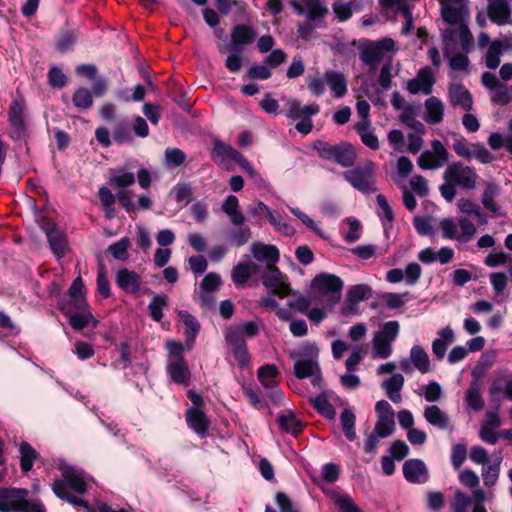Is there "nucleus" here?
<instances>
[{"label": "nucleus", "mask_w": 512, "mask_h": 512, "mask_svg": "<svg viewBox=\"0 0 512 512\" xmlns=\"http://www.w3.org/2000/svg\"><path fill=\"white\" fill-rule=\"evenodd\" d=\"M441 4V15L445 23L450 25L443 31V43L449 45L457 38L462 50L470 52L474 39L467 22L470 17L468 0H439Z\"/></svg>", "instance_id": "obj_1"}, {"label": "nucleus", "mask_w": 512, "mask_h": 512, "mask_svg": "<svg viewBox=\"0 0 512 512\" xmlns=\"http://www.w3.org/2000/svg\"><path fill=\"white\" fill-rule=\"evenodd\" d=\"M479 175L473 166H468L461 161L449 163L443 172V184L439 186L441 196L452 202L457 195V188L462 190H474L477 187Z\"/></svg>", "instance_id": "obj_2"}, {"label": "nucleus", "mask_w": 512, "mask_h": 512, "mask_svg": "<svg viewBox=\"0 0 512 512\" xmlns=\"http://www.w3.org/2000/svg\"><path fill=\"white\" fill-rule=\"evenodd\" d=\"M59 470L61 471L62 479L55 480L52 484V490L55 495L74 506H86V502L83 499L69 494L68 489L80 495L86 493L91 480L90 476L82 469L67 464H61Z\"/></svg>", "instance_id": "obj_3"}, {"label": "nucleus", "mask_w": 512, "mask_h": 512, "mask_svg": "<svg viewBox=\"0 0 512 512\" xmlns=\"http://www.w3.org/2000/svg\"><path fill=\"white\" fill-rule=\"evenodd\" d=\"M256 36V30L247 24H237L232 28L228 46L230 53L225 60V66L230 72L240 71L243 64L244 48L252 44Z\"/></svg>", "instance_id": "obj_4"}, {"label": "nucleus", "mask_w": 512, "mask_h": 512, "mask_svg": "<svg viewBox=\"0 0 512 512\" xmlns=\"http://www.w3.org/2000/svg\"><path fill=\"white\" fill-rule=\"evenodd\" d=\"M326 86L330 88L332 96L337 99L343 98L348 92L347 78L340 71L327 70L322 77H308V89L314 96H322Z\"/></svg>", "instance_id": "obj_5"}, {"label": "nucleus", "mask_w": 512, "mask_h": 512, "mask_svg": "<svg viewBox=\"0 0 512 512\" xmlns=\"http://www.w3.org/2000/svg\"><path fill=\"white\" fill-rule=\"evenodd\" d=\"M343 287L342 279L330 273H320L311 282L313 292L318 297L325 299L329 307L340 302Z\"/></svg>", "instance_id": "obj_6"}, {"label": "nucleus", "mask_w": 512, "mask_h": 512, "mask_svg": "<svg viewBox=\"0 0 512 512\" xmlns=\"http://www.w3.org/2000/svg\"><path fill=\"white\" fill-rule=\"evenodd\" d=\"M400 324L396 320L383 323L372 339L373 358L387 359L392 355V345L397 339Z\"/></svg>", "instance_id": "obj_7"}, {"label": "nucleus", "mask_w": 512, "mask_h": 512, "mask_svg": "<svg viewBox=\"0 0 512 512\" xmlns=\"http://www.w3.org/2000/svg\"><path fill=\"white\" fill-rule=\"evenodd\" d=\"M374 172L375 164L372 161H368L362 166L345 171L343 176L353 188L362 193L370 194L377 190L375 186Z\"/></svg>", "instance_id": "obj_8"}, {"label": "nucleus", "mask_w": 512, "mask_h": 512, "mask_svg": "<svg viewBox=\"0 0 512 512\" xmlns=\"http://www.w3.org/2000/svg\"><path fill=\"white\" fill-rule=\"evenodd\" d=\"M450 153L445 145L438 139L430 143V149L424 150L417 158V165L422 170H438L448 165Z\"/></svg>", "instance_id": "obj_9"}, {"label": "nucleus", "mask_w": 512, "mask_h": 512, "mask_svg": "<svg viewBox=\"0 0 512 512\" xmlns=\"http://www.w3.org/2000/svg\"><path fill=\"white\" fill-rule=\"evenodd\" d=\"M25 102L22 98H16L11 102L8 119L10 123L9 136L13 140H25L29 133L25 123Z\"/></svg>", "instance_id": "obj_10"}, {"label": "nucleus", "mask_w": 512, "mask_h": 512, "mask_svg": "<svg viewBox=\"0 0 512 512\" xmlns=\"http://www.w3.org/2000/svg\"><path fill=\"white\" fill-rule=\"evenodd\" d=\"M294 11L305 16L310 22L315 23L319 28H324V18L328 14L327 6L320 0H294L291 2Z\"/></svg>", "instance_id": "obj_11"}, {"label": "nucleus", "mask_w": 512, "mask_h": 512, "mask_svg": "<svg viewBox=\"0 0 512 512\" xmlns=\"http://www.w3.org/2000/svg\"><path fill=\"white\" fill-rule=\"evenodd\" d=\"M262 284L269 290L270 294L280 298L292 294L288 277L274 265H268L263 272Z\"/></svg>", "instance_id": "obj_12"}, {"label": "nucleus", "mask_w": 512, "mask_h": 512, "mask_svg": "<svg viewBox=\"0 0 512 512\" xmlns=\"http://www.w3.org/2000/svg\"><path fill=\"white\" fill-rule=\"evenodd\" d=\"M448 102L451 107L470 112L474 107V99L471 92L462 83L451 82L447 91Z\"/></svg>", "instance_id": "obj_13"}, {"label": "nucleus", "mask_w": 512, "mask_h": 512, "mask_svg": "<svg viewBox=\"0 0 512 512\" xmlns=\"http://www.w3.org/2000/svg\"><path fill=\"white\" fill-rule=\"evenodd\" d=\"M28 494L27 489L0 488V512H18Z\"/></svg>", "instance_id": "obj_14"}, {"label": "nucleus", "mask_w": 512, "mask_h": 512, "mask_svg": "<svg viewBox=\"0 0 512 512\" xmlns=\"http://www.w3.org/2000/svg\"><path fill=\"white\" fill-rule=\"evenodd\" d=\"M405 480L412 484H425L430 478L429 470L423 460L408 459L402 466Z\"/></svg>", "instance_id": "obj_15"}, {"label": "nucleus", "mask_w": 512, "mask_h": 512, "mask_svg": "<svg viewBox=\"0 0 512 512\" xmlns=\"http://www.w3.org/2000/svg\"><path fill=\"white\" fill-rule=\"evenodd\" d=\"M222 285V279L219 274L210 272L204 276L200 283L199 298L201 304L207 308H212L215 304L214 293Z\"/></svg>", "instance_id": "obj_16"}, {"label": "nucleus", "mask_w": 512, "mask_h": 512, "mask_svg": "<svg viewBox=\"0 0 512 512\" xmlns=\"http://www.w3.org/2000/svg\"><path fill=\"white\" fill-rule=\"evenodd\" d=\"M61 309L64 314L68 316V322L71 327L77 331L83 330L91 323L93 324V327L98 325V321L88 310V306L82 310H78L71 305H62Z\"/></svg>", "instance_id": "obj_17"}, {"label": "nucleus", "mask_w": 512, "mask_h": 512, "mask_svg": "<svg viewBox=\"0 0 512 512\" xmlns=\"http://www.w3.org/2000/svg\"><path fill=\"white\" fill-rule=\"evenodd\" d=\"M225 342L233 354L240 369L246 368L250 363V356L245 339L239 338L233 332L224 334Z\"/></svg>", "instance_id": "obj_18"}, {"label": "nucleus", "mask_w": 512, "mask_h": 512, "mask_svg": "<svg viewBox=\"0 0 512 512\" xmlns=\"http://www.w3.org/2000/svg\"><path fill=\"white\" fill-rule=\"evenodd\" d=\"M435 77L430 67L421 68L416 77L409 80L407 83V90L411 94L423 93L429 95L432 92Z\"/></svg>", "instance_id": "obj_19"}, {"label": "nucleus", "mask_w": 512, "mask_h": 512, "mask_svg": "<svg viewBox=\"0 0 512 512\" xmlns=\"http://www.w3.org/2000/svg\"><path fill=\"white\" fill-rule=\"evenodd\" d=\"M294 374L298 379L311 377V383L315 387H320L322 382L321 369L317 361L311 359H301L294 363Z\"/></svg>", "instance_id": "obj_20"}, {"label": "nucleus", "mask_w": 512, "mask_h": 512, "mask_svg": "<svg viewBox=\"0 0 512 512\" xmlns=\"http://www.w3.org/2000/svg\"><path fill=\"white\" fill-rule=\"evenodd\" d=\"M238 157H240L239 151L221 140L215 139L211 158L218 166L228 167L232 162H236Z\"/></svg>", "instance_id": "obj_21"}, {"label": "nucleus", "mask_w": 512, "mask_h": 512, "mask_svg": "<svg viewBox=\"0 0 512 512\" xmlns=\"http://www.w3.org/2000/svg\"><path fill=\"white\" fill-rule=\"evenodd\" d=\"M166 371L172 382L182 386L189 385L191 373L184 358L167 361Z\"/></svg>", "instance_id": "obj_22"}, {"label": "nucleus", "mask_w": 512, "mask_h": 512, "mask_svg": "<svg viewBox=\"0 0 512 512\" xmlns=\"http://www.w3.org/2000/svg\"><path fill=\"white\" fill-rule=\"evenodd\" d=\"M116 285L128 294H137L140 290L141 277L135 271L121 268L115 273Z\"/></svg>", "instance_id": "obj_23"}, {"label": "nucleus", "mask_w": 512, "mask_h": 512, "mask_svg": "<svg viewBox=\"0 0 512 512\" xmlns=\"http://www.w3.org/2000/svg\"><path fill=\"white\" fill-rule=\"evenodd\" d=\"M488 16L498 25L512 23L508 0H488Z\"/></svg>", "instance_id": "obj_24"}, {"label": "nucleus", "mask_w": 512, "mask_h": 512, "mask_svg": "<svg viewBox=\"0 0 512 512\" xmlns=\"http://www.w3.org/2000/svg\"><path fill=\"white\" fill-rule=\"evenodd\" d=\"M500 193L501 187L498 183L495 181L486 182L481 195V203L483 207L493 216L500 215V207L497 203V198L500 196Z\"/></svg>", "instance_id": "obj_25"}, {"label": "nucleus", "mask_w": 512, "mask_h": 512, "mask_svg": "<svg viewBox=\"0 0 512 512\" xmlns=\"http://www.w3.org/2000/svg\"><path fill=\"white\" fill-rule=\"evenodd\" d=\"M438 337L432 342V353L438 360H442L446 354L447 348L456 337L450 326H445L437 332Z\"/></svg>", "instance_id": "obj_26"}, {"label": "nucleus", "mask_w": 512, "mask_h": 512, "mask_svg": "<svg viewBox=\"0 0 512 512\" xmlns=\"http://www.w3.org/2000/svg\"><path fill=\"white\" fill-rule=\"evenodd\" d=\"M357 154L355 148L348 142L342 141L335 145V149L330 161H333L342 167H352L356 162Z\"/></svg>", "instance_id": "obj_27"}, {"label": "nucleus", "mask_w": 512, "mask_h": 512, "mask_svg": "<svg viewBox=\"0 0 512 512\" xmlns=\"http://www.w3.org/2000/svg\"><path fill=\"white\" fill-rule=\"evenodd\" d=\"M188 426L201 438L206 437L209 420L206 414L198 408H189L186 411Z\"/></svg>", "instance_id": "obj_28"}, {"label": "nucleus", "mask_w": 512, "mask_h": 512, "mask_svg": "<svg viewBox=\"0 0 512 512\" xmlns=\"http://www.w3.org/2000/svg\"><path fill=\"white\" fill-rule=\"evenodd\" d=\"M221 209L228 216L232 225H244L246 219L240 209L239 200L235 195H228L223 202Z\"/></svg>", "instance_id": "obj_29"}, {"label": "nucleus", "mask_w": 512, "mask_h": 512, "mask_svg": "<svg viewBox=\"0 0 512 512\" xmlns=\"http://www.w3.org/2000/svg\"><path fill=\"white\" fill-rule=\"evenodd\" d=\"M381 386L385 390L387 397L393 403L398 404L402 401L401 390L404 386V377L402 374H392L389 378L383 381Z\"/></svg>", "instance_id": "obj_30"}, {"label": "nucleus", "mask_w": 512, "mask_h": 512, "mask_svg": "<svg viewBox=\"0 0 512 512\" xmlns=\"http://www.w3.org/2000/svg\"><path fill=\"white\" fill-rule=\"evenodd\" d=\"M423 416L430 425L440 430H446L450 426L448 414L436 405L427 406L424 409Z\"/></svg>", "instance_id": "obj_31"}, {"label": "nucleus", "mask_w": 512, "mask_h": 512, "mask_svg": "<svg viewBox=\"0 0 512 512\" xmlns=\"http://www.w3.org/2000/svg\"><path fill=\"white\" fill-rule=\"evenodd\" d=\"M425 115L424 120L428 124H438L443 121L444 105L437 97H430L425 100Z\"/></svg>", "instance_id": "obj_32"}, {"label": "nucleus", "mask_w": 512, "mask_h": 512, "mask_svg": "<svg viewBox=\"0 0 512 512\" xmlns=\"http://www.w3.org/2000/svg\"><path fill=\"white\" fill-rule=\"evenodd\" d=\"M251 252L256 260L267 261L271 264L277 263L280 258L279 250L276 246L262 242L254 243L251 247Z\"/></svg>", "instance_id": "obj_33"}, {"label": "nucleus", "mask_w": 512, "mask_h": 512, "mask_svg": "<svg viewBox=\"0 0 512 512\" xmlns=\"http://www.w3.org/2000/svg\"><path fill=\"white\" fill-rule=\"evenodd\" d=\"M355 130L360 136L362 143L372 150L379 149V141L374 133L370 121L360 120L355 124Z\"/></svg>", "instance_id": "obj_34"}, {"label": "nucleus", "mask_w": 512, "mask_h": 512, "mask_svg": "<svg viewBox=\"0 0 512 512\" xmlns=\"http://www.w3.org/2000/svg\"><path fill=\"white\" fill-rule=\"evenodd\" d=\"M83 288L84 284L81 277L75 278L68 291L70 299L68 302L63 303L62 305H71L78 310L86 308L88 304L83 295Z\"/></svg>", "instance_id": "obj_35"}, {"label": "nucleus", "mask_w": 512, "mask_h": 512, "mask_svg": "<svg viewBox=\"0 0 512 512\" xmlns=\"http://www.w3.org/2000/svg\"><path fill=\"white\" fill-rule=\"evenodd\" d=\"M45 231L51 250L58 258H62L67 248V240L64 233L55 227L46 228Z\"/></svg>", "instance_id": "obj_36"}, {"label": "nucleus", "mask_w": 512, "mask_h": 512, "mask_svg": "<svg viewBox=\"0 0 512 512\" xmlns=\"http://www.w3.org/2000/svg\"><path fill=\"white\" fill-rule=\"evenodd\" d=\"M459 41L457 38L454 42H451L449 45L444 43V56L449 59V66L454 71H467L469 67V59L464 54H454L452 52L454 50V45Z\"/></svg>", "instance_id": "obj_37"}, {"label": "nucleus", "mask_w": 512, "mask_h": 512, "mask_svg": "<svg viewBox=\"0 0 512 512\" xmlns=\"http://www.w3.org/2000/svg\"><path fill=\"white\" fill-rule=\"evenodd\" d=\"M409 356L413 361L414 368L417 369L420 373L426 374L432 370L429 355L422 346H412Z\"/></svg>", "instance_id": "obj_38"}, {"label": "nucleus", "mask_w": 512, "mask_h": 512, "mask_svg": "<svg viewBox=\"0 0 512 512\" xmlns=\"http://www.w3.org/2000/svg\"><path fill=\"white\" fill-rule=\"evenodd\" d=\"M277 423L279 428L286 433H289L293 436L298 435L303 430L302 421L296 417V415L289 411L286 414H282L277 418Z\"/></svg>", "instance_id": "obj_39"}, {"label": "nucleus", "mask_w": 512, "mask_h": 512, "mask_svg": "<svg viewBox=\"0 0 512 512\" xmlns=\"http://www.w3.org/2000/svg\"><path fill=\"white\" fill-rule=\"evenodd\" d=\"M489 393L494 401L500 394L512 400V377L501 375L495 378L491 383Z\"/></svg>", "instance_id": "obj_40"}, {"label": "nucleus", "mask_w": 512, "mask_h": 512, "mask_svg": "<svg viewBox=\"0 0 512 512\" xmlns=\"http://www.w3.org/2000/svg\"><path fill=\"white\" fill-rule=\"evenodd\" d=\"M258 207L265 212L269 222L278 232L287 236H290L294 233L293 227L284 222L281 215L273 212L265 203L258 201Z\"/></svg>", "instance_id": "obj_41"}, {"label": "nucleus", "mask_w": 512, "mask_h": 512, "mask_svg": "<svg viewBox=\"0 0 512 512\" xmlns=\"http://www.w3.org/2000/svg\"><path fill=\"white\" fill-rule=\"evenodd\" d=\"M502 460L503 457L499 455L496 457L493 463L484 465L482 467L481 476L486 487L491 488L496 485L500 474V466Z\"/></svg>", "instance_id": "obj_42"}, {"label": "nucleus", "mask_w": 512, "mask_h": 512, "mask_svg": "<svg viewBox=\"0 0 512 512\" xmlns=\"http://www.w3.org/2000/svg\"><path fill=\"white\" fill-rule=\"evenodd\" d=\"M260 331L259 324L255 321H247L239 325H232L227 327L224 330V334H229L230 332L238 335L239 338H253L258 335Z\"/></svg>", "instance_id": "obj_43"}, {"label": "nucleus", "mask_w": 512, "mask_h": 512, "mask_svg": "<svg viewBox=\"0 0 512 512\" xmlns=\"http://www.w3.org/2000/svg\"><path fill=\"white\" fill-rule=\"evenodd\" d=\"M109 183L119 190H122L135 183V175L132 172L126 171L124 168L112 169Z\"/></svg>", "instance_id": "obj_44"}, {"label": "nucleus", "mask_w": 512, "mask_h": 512, "mask_svg": "<svg viewBox=\"0 0 512 512\" xmlns=\"http://www.w3.org/2000/svg\"><path fill=\"white\" fill-rule=\"evenodd\" d=\"M340 512H362L348 494H340L335 490L326 491Z\"/></svg>", "instance_id": "obj_45"}, {"label": "nucleus", "mask_w": 512, "mask_h": 512, "mask_svg": "<svg viewBox=\"0 0 512 512\" xmlns=\"http://www.w3.org/2000/svg\"><path fill=\"white\" fill-rule=\"evenodd\" d=\"M20 467L24 473L29 472L38 458V452L27 442H22L19 446Z\"/></svg>", "instance_id": "obj_46"}, {"label": "nucleus", "mask_w": 512, "mask_h": 512, "mask_svg": "<svg viewBox=\"0 0 512 512\" xmlns=\"http://www.w3.org/2000/svg\"><path fill=\"white\" fill-rule=\"evenodd\" d=\"M179 316L181 317L183 323L188 329L185 334L187 344L189 345V347H191L195 341L197 334L199 333L200 324L198 320L187 311H180Z\"/></svg>", "instance_id": "obj_47"}, {"label": "nucleus", "mask_w": 512, "mask_h": 512, "mask_svg": "<svg viewBox=\"0 0 512 512\" xmlns=\"http://www.w3.org/2000/svg\"><path fill=\"white\" fill-rule=\"evenodd\" d=\"M490 100L495 105L506 106L512 102V86L500 83L490 94Z\"/></svg>", "instance_id": "obj_48"}, {"label": "nucleus", "mask_w": 512, "mask_h": 512, "mask_svg": "<svg viewBox=\"0 0 512 512\" xmlns=\"http://www.w3.org/2000/svg\"><path fill=\"white\" fill-rule=\"evenodd\" d=\"M502 43L499 40H494L490 43L485 55V64L489 69H496L501 62Z\"/></svg>", "instance_id": "obj_49"}, {"label": "nucleus", "mask_w": 512, "mask_h": 512, "mask_svg": "<svg viewBox=\"0 0 512 512\" xmlns=\"http://www.w3.org/2000/svg\"><path fill=\"white\" fill-rule=\"evenodd\" d=\"M168 305V296L165 294L155 295L148 305V311L155 322L163 318V308Z\"/></svg>", "instance_id": "obj_50"}, {"label": "nucleus", "mask_w": 512, "mask_h": 512, "mask_svg": "<svg viewBox=\"0 0 512 512\" xmlns=\"http://www.w3.org/2000/svg\"><path fill=\"white\" fill-rule=\"evenodd\" d=\"M340 421L345 437L349 441H354L356 439L355 414L350 409H344L340 415Z\"/></svg>", "instance_id": "obj_51"}, {"label": "nucleus", "mask_w": 512, "mask_h": 512, "mask_svg": "<svg viewBox=\"0 0 512 512\" xmlns=\"http://www.w3.org/2000/svg\"><path fill=\"white\" fill-rule=\"evenodd\" d=\"M131 246V241L128 237H123L117 242L112 243L108 247V252L113 256V258L120 260V261H127L128 256V249Z\"/></svg>", "instance_id": "obj_52"}, {"label": "nucleus", "mask_w": 512, "mask_h": 512, "mask_svg": "<svg viewBox=\"0 0 512 512\" xmlns=\"http://www.w3.org/2000/svg\"><path fill=\"white\" fill-rule=\"evenodd\" d=\"M472 144L473 143H469L465 137L461 135H455L452 143V149L458 157L465 160H471L473 151Z\"/></svg>", "instance_id": "obj_53"}, {"label": "nucleus", "mask_w": 512, "mask_h": 512, "mask_svg": "<svg viewBox=\"0 0 512 512\" xmlns=\"http://www.w3.org/2000/svg\"><path fill=\"white\" fill-rule=\"evenodd\" d=\"M72 102L75 107L82 110H87L93 105L92 92L87 88L80 87L74 92L72 96Z\"/></svg>", "instance_id": "obj_54"}, {"label": "nucleus", "mask_w": 512, "mask_h": 512, "mask_svg": "<svg viewBox=\"0 0 512 512\" xmlns=\"http://www.w3.org/2000/svg\"><path fill=\"white\" fill-rule=\"evenodd\" d=\"M458 230H459L458 241L466 243V242L470 241L473 238V236L476 234L477 228H476L475 224L468 218L459 217L458 218Z\"/></svg>", "instance_id": "obj_55"}, {"label": "nucleus", "mask_w": 512, "mask_h": 512, "mask_svg": "<svg viewBox=\"0 0 512 512\" xmlns=\"http://www.w3.org/2000/svg\"><path fill=\"white\" fill-rule=\"evenodd\" d=\"M470 505L471 497L463 491L457 490L449 504V509L451 512H468Z\"/></svg>", "instance_id": "obj_56"}, {"label": "nucleus", "mask_w": 512, "mask_h": 512, "mask_svg": "<svg viewBox=\"0 0 512 512\" xmlns=\"http://www.w3.org/2000/svg\"><path fill=\"white\" fill-rule=\"evenodd\" d=\"M251 275L250 265L248 263H238L232 270L231 278L236 286H244Z\"/></svg>", "instance_id": "obj_57"}, {"label": "nucleus", "mask_w": 512, "mask_h": 512, "mask_svg": "<svg viewBox=\"0 0 512 512\" xmlns=\"http://www.w3.org/2000/svg\"><path fill=\"white\" fill-rule=\"evenodd\" d=\"M360 58L363 63L373 66L382 61L383 55L379 48L376 47L374 43H371L361 50Z\"/></svg>", "instance_id": "obj_58"}, {"label": "nucleus", "mask_w": 512, "mask_h": 512, "mask_svg": "<svg viewBox=\"0 0 512 512\" xmlns=\"http://www.w3.org/2000/svg\"><path fill=\"white\" fill-rule=\"evenodd\" d=\"M186 161V154L179 148H167L164 153V162L168 167H178Z\"/></svg>", "instance_id": "obj_59"}, {"label": "nucleus", "mask_w": 512, "mask_h": 512, "mask_svg": "<svg viewBox=\"0 0 512 512\" xmlns=\"http://www.w3.org/2000/svg\"><path fill=\"white\" fill-rule=\"evenodd\" d=\"M395 430V420L394 417H378L374 432L378 434V436L385 438L390 436Z\"/></svg>", "instance_id": "obj_60"}, {"label": "nucleus", "mask_w": 512, "mask_h": 512, "mask_svg": "<svg viewBox=\"0 0 512 512\" xmlns=\"http://www.w3.org/2000/svg\"><path fill=\"white\" fill-rule=\"evenodd\" d=\"M239 229L232 230L229 233V242L236 247L244 246L251 238V230L249 227L239 226Z\"/></svg>", "instance_id": "obj_61"}, {"label": "nucleus", "mask_w": 512, "mask_h": 512, "mask_svg": "<svg viewBox=\"0 0 512 512\" xmlns=\"http://www.w3.org/2000/svg\"><path fill=\"white\" fill-rule=\"evenodd\" d=\"M279 375L278 368L275 364H265L258 368L257 378L261 385L270 382H276V378Z\"/></svg>", "instance_id": "obj_62"}, {"label": "nucleus", "mask_w": 512, "mask_h": 512, "mask_svg": "<svg viewBox=\"0 0 512 512\" xmlns=\"http://www.w3.org/2000/svg\"><path fill=\"white\" fill-rule=\"evenodd\" d=\"M372 289L365 284L353 285L347 291L346 296L353 300V302H362L371 296Z\"/></svg>", "instance_id": "obj_63"}, {"label": "nucleus", "mask_w": 512, "mask_h": 512, "mask_svg": "<svg viewBox=\"0 0 512 512\" xmlns=\"http://www.w3.org/2000/svg\"><path fill=\"white\" fill-rule=\"evenodd\" d=\"M466 403L474 411H480L483 408L484 401L476 384L471 385L467 390Z\"/></svg>", "instance_id": "obj_64"}]
</instances>
